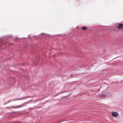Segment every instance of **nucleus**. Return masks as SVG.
<instances>
[{
  "label": "nucleus",
  "mask_w": 123,
  "mask_h": 123,
  "mask_svg": "<svg viewBox=\"0 0 123 123\" xmlns=\"http://www.w3.org/2000/svg\"><path fill=\"white\" fill-rule=\"evenodd\" d=\"M23 105H22L21 106H18V107H22L23 106Z\"/></svg>",
  "instance_id": "39448f33"
},
{
  "label": "nucleus",
  "mask_w": 123,
  "mask_h": 123,
  "mask_svg": "<svg viewBox=\"0 0 123 123\" xmlns=\"http://www.w3.org/2000/svg\"><path fill=\"white\" fill-rule=\"evenodd\" d=\"M99 96L101 98V97H106V95H105V94H101V95H99Z\"/></svg>",
  "instance_id": "7ed1b4c3"
},
{
  "label": "nucleus",
  "mask_w": 123,
  "mask_h": 123,
  "mask_svg": "<svg viewBox=\"0 0 123 123\" xmlns=\"http://www.w3.org/2000/svg\"><path fill=\"white\" fill-rule=\"evenodd\" d=\"M123 28V24H120L118 26V28L119 30H120L122 28Z\"/></svg>",
  "instance_id": "f03ea898"
},
{
  "label": "nucleus",
  "mask_w": 123,
  "mask_h": 123,
  "mask_svg": "<svg viewBox=\"0 0 123 123\" xmlns=\"http://www.w3.org/2000/svg\"><path fill=\"white\" fill-rule=\"evenodd\" d=\"M87 29V28L85 26H84L82 27V30H84V31L86 30Z\"/></svg>",
  "instance_id": "20e7f679"
},
{
  "label": "nucleus",
  "mask_w": 123,
  "mask_h": 123,
  "mask_svg": "<svg viewBox=\"0 0 123 123\" xmlns=\"http://www.w3.org/2000/svg\"><path fill=\"white\" fill-rule=\"evenodd\" d=\"M111 115L113 117H117L118 116V114L117 112H114L112 113L111 114Z\"/></svg>",
  "instance_id": "f257e3e1"
}]
</instances>
